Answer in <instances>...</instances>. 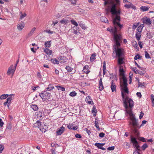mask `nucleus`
Instances as JSON below:
<instances>
[{
    "mask_svg": "<svg viewBox=\"0 0 154 154\" xmlns=\"http://www.w3.org/2000/svg\"><path fill=\"white\" fill-rule=\"evenodd\" d=\"M65 128L63 126L59 128L57 131V134L58 135H60L64 132L65 130Z\"/></svg>",
    "mask_w": 154,
    "mask_h": 154,
    "instance_id": "nucleus-17",
    "label": "nucleus"
},
{
    "mask_svg": "<svg viewBox=\"0 0 154 154\" xmlns=\"http://www.w3.org/2000/svg\"><path fill=\"white\" fill-rule=\"evenodd\" d=\"M144 84H145V83H140V82H139V83H138V85H139V87H142L143 86H144Z\"/></svg>",
    "mask_w": 154,
    "mask_h": 154,
    "instance_id": "nucleus-64",
    "label": "nucleus"
},
{
    "mask_svg": "<svg viewBox=\"0 0 154 154\" xmlns=\"http://www.w3.org/2000/svg\"><path fill=\"white\" fill-rule=\"evenodd\" d=\"M83 71L86 74L90 72L88 69V66L87 65L83 67Z\"/></svg>",
    "mask_w": 154,
    "mask_h": 154,
    "instance_id": "nucleus-21",
    "label": "nucleus"
},
{
    "mask_svg": "<svg viewBox=\"0 0 154 154\" xmlns=\"http://www.w3.org/2000/svg\"><path fill=\"white\" fill-rule=\"evenodd\" d=\"M55 87L59 90H61L63 91H65V88L61 86H58L57 85L55 86Z\"/></svg>",
    "mask_w": 154,
    "mask_h": 154,
    "instance_id": "nucleus-34",
    "label": "nucleus"
},
{
    "mask_svg": "<svg viewBox=\"0 0 154 154\" xmlns=\"http://www.w3.org/2000/svg\"><path fill=\"white\" fill-rule=\"evenodd\" d=\"M138 45L139 46L140 48H143V44L142 43V42H141L139 41Z\"/></svg>",
    "mask_w": 154,
    "mask_h": 154,
    "instance_id": "nucleus-61",
    "label": "nucleus"
},
{
    "mask_svg": "<svg viewBox=\"0 0 154 154\" xmlns=\"http://www.w3.org/2000/svg\"><path fill=\"white\" fill-rule=\"evenodd\" d=\"M104 144L105 143H95L94 145L99 149H102V150H105V149L102 146L104 145Z\"/></svg>",
    "mask_w": 154,
    "mask_h": 154,
    "instance_id": "nucleus-13",
    "label": "nucleus"
},
{
    "mask_svg": "<svg viewBox=\"0 0 154 154\" xmlns=\"http://www.w3.org/2000/svg\"><path fill=\"white\" fill-rule=\"evenodd\" d=\"M127 81H125V80L124 79V82H123V84L121 85V89L124 93L128 94L129 91L127 87Z\"/></svg>",
    "mask_w": 154,
    "mask_h": 154,
    "instance_id": "nucleus-8",
    "label": "nucleus"
},
{
    "mask_svg": "<svg viewBox=\"0 0 154 154\" xmlns=\"http://www.w3.org/2000/svg\"><path fill=\"white\" fill-rule=\"evenodd\" d=\"M35 29L36 28L35 27L33 28L30 31L29 33V35H32V34L33 33L34 31L35 30Z\"/></svg>",
    "mask_w": 154,
    "mask_h": 154,
    "instance_id": "nucleus-52",
    "label": "nucleus"
},
{
    "mask_svg": "<svg viewBox=\"0 0 154 154\" xmlns=\"http://www.w3.org/2000/svg\"><path fill=\"white\" fill-rule=\"evenodd\" d=\"M131 5L132 4L131 3H130V5L125 4V7L128 8H131Z\"/></svg>",
    "mask_w": 154,
    "mask_h": 154,
    "instance_id": "nucleus-59",
    "label": "nucleus"
},
{
    "mask_svg": "<svg viewBox=\"0 0 154 154\" xmlns=\"http://www.w3.org/2000/svg\"><path fill=\"white\" fill-rule=\"evenodd\" d=\"M148 146L146 143H144L143 145L142 146V149L143 150H144L145 149L148 147Z\"/></svg>",
    "mask_w": 154,
    "mask_h": 154,
    "instance_id": "nucleus-53",
    "label": "nucleus"
},
{
    "mask_svg": "<svg viewBox=\"0 0 154 154\" xmlns=\"http://www.w3.org/2000/svg\"><path fill=\"white\" fill-rule=\"evenodd\" d=\"M132 45L134 48H135L136 49H137V50H138L139 48L137 42L136 41H134L132 42Z\"/></svg>",
    "mask_w": 154,
    "mask_h": 154,
    "instance_id": "nucleus-28",
    "label": "nucleus"
},
{
    "mask_svg": "<svg viewBox=\"0 0 154 154\" xmlns=\"http://www.w3.org/2000/svg\"><path fill=\"white\" fill-rule=\"evenodd\" d=\"M77 93L75 91H72L70 92L69 95L72 97H74L76 96Z\"/></svg>",
    "mask_w": 154,
    "mask_h": 154,
    "instance_id": "nucleus-51",
    "label": "nucleus"
},
{
    "mask_svg": "<svg viewBox=\"0 0 154 154\" xmlns=\"http://www.w3.org/2000/svg\"><path fill=\"white\" fill-rule=\"evenodd\" d=\"M73 124L70 123L67 126V128L69 129L72 130H76L78 128V127L77 126L75 127L73 126Z\"/></svg>",
    "mask_w": 154,
    "mask_h": 154,
    "instance_id": "nucleus-14",
    "label": "nucleus"
},
{
    "mask_svg": "<svg viewBox=\"0 0 154 154\" xmlns=\"http://www.w3.org/2000/svg\"><path fill=\"white\" fill-rule=\"evenodd\" d=\"M139 23L138 22L137 23H134L132 26V28L133 29H136V27H137L139 25Z\"/></svg>",
    "mask_w": 154,
    "mask_h": 154,
    "instance_id": "nucleus-50",
    "label": "nucleus"
},
{
    "mask_svg": "<svg viewBox=\"0 0 154 154\" xmlns=\"http://www.w3.org/2000/svg\"><path fill=\"white\" fill-rule=\"evenodd\" d=\"M132 70L136 74L137 73V71H138V69H137L136 67H133L132 68Z\"/></svg>",
    "mask_w": 154,
    "mask_h": 154,
    "instance_id": "nucleus-60",
    "label": "nucleus"
},
{
    "mask_svg": "<svg viewBox=\"0 0 154 154\" xmlns=\"http://www.w3.org/2000/svg\"><path fill=\"white\" fill-rule=\"evenodd\" d=\"M79 25L82 27V29H86V27L84 24L82 23V21H80L79 22Z\"/></svg>",
    "mask_w": 154,
    "mask_h": 154,
    "instance_id": "nucleus-41",
    "label": "nucleus"
},
{
    "mask_svg": "<svg viewBox=\"0 0 154 154\" xmlns=\"http://www.w3.org/2000/svg\"><path fill=\"white\" fill-rule=\"evenodd\" d=\"M144 53L145 57L146 58V59H149L150 58L149 54L146 51H144Z\"/></svg>",
    "mask_w": 154,
    "mask_h": 154,
    "instance_id": "nucleus-44",
    "label": "nucleus"
},
{
    "mask_svg": "<svg viewBox=\"0 0 154 154\" xmlns=\"http://www.w3.org/2000/svg\"><path fill=\"white\" fill-rule=\"evenodd\" d=\"M7 97V99L11 102V101L14 99V96L13 95H9V96Z\"/></svg>",
    "mask_w": 154,
    "mask_h": 154,
    "instance_id": "nucleus-40",
    "label": "nucleus"
},
{
    "mask_svg": "<svg viewBox=\"0 0 154 154\" xmlns=\"http://www.w3.org/2000/svg\"><path fill=\"white\" fill-rule=\"evenodd\" d=\"M51 41L46 42L45 43V46L46 48H49L51 46Z\"/></svg>",
    "mask_w": 154,
    "mask_h": 154,
    "instance_id": "nucleus-31",
    "label": "nucleus"
},
{
    "mask_svg": "<svg viewBox=\"0 0 154 154\" xmlns=\"http://www.w3.org/2000/svg\"><path fill=\"white\" fill-rule=\"evenodd\" d=\"M112 33L113 34L115 42V43L113 45V50L116 52V55L118 57H120L123 53V49L120 47L122 36L120 34H117V32Z\"/></svg>",
    "mask_w": 154,
    "mask_h": 154,
    "instance_id": "nucleus-2",
    "label": "nucleus"
},
{
    "mask_svg": "<svg viewBox=\"0 0 154 154\" xmlns=\"http://www.w3.org/2000/svg\"><path fill=\"white\" fill-rule=\"evenodd\" d=\"M75 136L77 138H80L82 137V136L81 134H76Z\"/></svg>",
    "mask_w": 154,
    "mask_h": 154,
    "instance_id": "nucleus-63",
    "label": "nucleus"
},
{
    "mask_svg": "<svg viewBox=\"0 0 154 154\" xmlns=\"http://www.w3.org/2000/svg\"><path fill=\"white\" fill-rule=\"evenodd\" d=\"M71 22L72 24L74 25L75 26H78L77 23L75 20H71Z\"/></svg>",
    "mask_w": 154,
    "mask_h": 154,
    "instance_id": "nucleus-47",
    "label": "nucleus"
},
{
    "mask_svg": "<svg viewBox=\"0 0 154 154\" xmlns=\"http://www.w3.org/2000/svg\"><path fill=\"white\" fill-rule=\"evenodd\" d=\"M44 116L42 112H39L37 114V117L40 119H42Z\"/></svg>",
    "mask_w": 154,
    "mask_h": 154,
    "instance_id": "nucleus-29",
    "label": "nucleus"
},
{
    "mask_svg": "<svg viewBox=\"0 0 154 154\" xmlns=\"http://www.w3.org/2000/svg\"><path fill=\"white\" fill-rule=\"evenodd\" d=\"M92 112L93 113V115L94 116H96V113L97 112V110L96 109V108L95 107H93L92 108Z\"/></svg>",
    "mask_w": 154,
    "mask_h": 154,
    "instance_id": "nucleus-36",
    "label": "nucleus"
},
{
    "mask_svg": "<svg viewBox=\"0 0 154 154\" xmlns=\"http://www.w3.org/2000/svg\"><path fill=\"white\" fill-rule=\"evenodd\" d=\"M141 36V33L140 32H137L136 34V37L137 39L139 41L140 39V37Z\"/></svg>",
    "mask_w": 154,
    "mask_h": 154,
    "instance_id": "nucleus-27",
    "label": "nucleus"
},
{
    "mask_svg": "<svg viewBox=\"0 0 154 154\" xmlns=\"http://www.w3.org/2000/svg\"><path fill=\"white\" fill-rule=\"evenodd\" d=\"M60 23L62 24H67L69 22V20L67 19H63L60 21Z\"/></svg>",
    "mask_w": 154,
    "mask_h": 154,
    "instance_id": "nucleus-25",
    "label": "nucleus"
},
{
    "mask_svg": "<svg viewBox=\"0 0 154 154\" xmlns=\"http://www.w3.org/2000/svg\"><path fill=\"white\" fill-rule=\"evenodd\" d=\"M46 128V125H45L44 124V125L42 124V126H41V128L40 129V130L42 132L44 131V132H45Z\"/></svg>",
    "mask_w": 154,
    "mask_h": 154,
    "instance_id": "nucleus-35",
    "label": "nucleus"
},
{
    "mask_svg": "<svg viewBox=\"0 0 154 154\" xmlns=\"http://www.w3.org/2000/svg\"><path fill=\"white\" fill-rule=\"evenodd\" d=\"M122 95L123 99H124V106L126 109H127L128 108V104L127 101V100H128V102L129 103V106L131 108L132 107L134 106V103L133 100L130 98L128 99V97H127L125 98V95L122 92Z\"/></svg>",
    "mask_w": 154,
    "mask_h": 154,
    "instance_id": "nucleus-3",
    "label": "nucleus"
},
{
    "mask_svg": "<svg viewBox=\"0 0 154 154\" xmlns=\"http://www.w3.org/2000/svg\"><path fill=\"white\" fill-rule=\"evenodd\" d=\"M124 63V61H123V58H120V57H119L118 60V64L119 65H121L122 64Z\"/></svg>",
    "mask_w": 154,
    "mask_h": 154,
    "instance_id": "nucleus-39",
    "label": "nucleus"
},
{
    "mask_svg": "<svg viewBox=\"0 0 154 154\" xmlns=\"http://www.w3.org/2000/svg\"><path fill=\"white\" fill-rule=\"evenodd\" d=\"M44 52L48 55H50L52 54V51L48 48H43Z\"/></svg>",
    "mask_w": 154,
    "mask_h": 154,
    "instance_id": "nucleus-16",
    "label": "nucleus"
},
{
    "mask_svg": "<svg viewBox=\"0 0 154 154\" xmlns=\"http://www.w3.org/2000/svg\"><path fill=\"white\" fill-rule=\"evenodd\" d=\"M10 103H11V102L7 99L6 101L4 103L3 105L5 106L7 104H8Z\"/></svg>",
    "mask_w": 154,
    "mask_h": 154,
    "instance_id": "nucleus-54",
    "label": "nucleus"
},
{
    "mask_svg": "<svg viewBox=\"0 0 154 154\" xmlns=\"http://www.w3.org/2000/svg\"><path fill=\"white\" fill-rule=\"evenodd\" d=\"M31 106L32 109L35 111L37 110L38 109V107L36 105H31Z\"/></svg>",
    "mask_w": 154,
    "mask_h": 154,
    "instance_id": "nucleus-37",
    "label": "nucleus"
},
{
    "mask_svg": "<svg viewBox=\"0 0 154 154\" xmlns=\"http://www.w3.org/2000/svg\"><path fill=\"white\" fill-rule=\"evenodd\" d=\"M120 11L119 10H116L115 13L112 17L113 27L108 28L107 29V31L111 33L117 32L118 30H120L122 28V25L119 23L120 21Z\"/></svg>",
    "mask_w": 154,
    "mask_h": 154,
    "instance_id": "nucleus-1",
    "label": "nucleus"
},
{
    "mask_svg": "<svg viewBox=\"0 0 154 154\" xmlns=\"http://www.w3.org/2000/svg\"><path fill=\"white\" fill-rule=\"evenodd\" d=\"M24 26L25 24L24 23H20L18 24L17 29L19 30H21L24 28Z\"/></svg>",
    "mask_w": 154,
    "mask_h": 154,
    "instance_id": "nucleus-20",
    "label": "nucleus"
},
{
    "mask_svg": "<svg viewBox=\"0 0 154 154\" xmlns=\"http://www.w3.org/2000/svg\"><path fill=\"white\" fill-rule=\"evenodd\" d=\"M130 119L132 122L131 124L133 127L135 129H136V128H138L139 127V124L137 120H136L135 116L132 117L130 118ZM135 130L136 132L137 131V130Z\"/></svg>",
    "mask_w": 154,
    "mask_h": 154,
    "instance_id": "nucleus-6",
    "label": "nucleus"
},
{
    "mask_svg": "<svg viewBox=\"0 0 154 154\" xmlns=\"http://www.w3.org/2000/svg\"><path fill=\"white\" fill-rule=\"evenodd\" d=\"M143 27H142L141 26H139L137 29V32H140L141 33Z\"/></svg>",
    "mask_w": 154,
    "mask_h": 154,
    "instance_id": "nucleus-43",
    "label": "nucleus"
},
{
    "mask_svg": "<svg viewBox=\"0 0 154 154\" xmlns=\"http://www.w3.org/2000/svg\"><path fill=\"white\" fill-rule=\"evenodd\" d=\"M110 88L112 92L116 91V86L115 83L113 82V80H112L111 82Z\"/></svg>",
    "mask_w": 154,
    "mask_h": 154,
    "instance_id": "nucleus-15",
    "label": "nucleus"
},
{
    "mask_svg": "<svg viewBox=\"0 0 154 154\" xmlns=\"http://www.w3.org/2000/svg\"><path fill=\"white\" fill-rule=\"evenodd\" d=\"M149 8V7L146 6H142L140 7V10L143 11H147Z\"/></svg>",
    "mask_w": 154,
    "mask_h": 154,
    "instance_id": "nucleus-24",
    "label": "nucleus"
},
{
    "mask_svg": "<svg viewBox=\"0 0 154 154\" xmlns=\"http://www.w3.org/2000/svg\"><path fill=\"white\" fill-rule=\"evenodd\" d=\"M95 126L96 128L98 129V130H100V128L99 127V126L98 125V122L97 121V120L96 119V120L95 121Z\"/></svg>",
    "mask_w": 154,
    "mask_h": 154,
    "instance_id": "nucleus-49",
    "label": "nucleus"
},
{
    "mask_svg": "<svg viewBox=\"0 0 154 154\" xmlns=\"http://www.w3.org/2000/svg\"><path fill=\"white\" fill-rule=\"evenodd\" d=\"M143 22V23L147 25H150L151 24V22L150 18L147 17H144L142 19Z\"/></svg>",
    "mask_w": 154,
    "mask_h": 154,
    "instance_id": "nucleus-11",
    "label": "nucleus"
},
{
    "mask_svg": "<svg viewBox=\"0 0 154 154\" xmlns=\"http://www.w3.org/2000/svg\"><path fill=\"white\" fill-rule=\"evenodd\" d=\"M146 123V121L145 120H143L142 121V124L140 126H139L138 128H140L141 126L144 125V124H145Z\"/></svg>",
    "mask_w": 154,
    "mask_h": 154,
    "instance_id": "nucleus-57",
    "label": "nucleus"
},
{
    "mask_svg": "<svg viewBox=\"0 0 154 154\" xmlns=\"http://www.w3.org/2000/svg\"><path fill=\"white\" fill-rule=\"evenodd\" d=\"M101 21L103 22L107 23L108 20L107 18L105 17H101L100 18Z\"/></svg>",
    "mask_w": 154,
    "mask_h": 154,
    "instance_id": "nucleus-32",
    "label": "nucleus"
},
{
    "mask_svg": "<svg viewBox=\"0 0 154 154\" xmlns=\"http://www.w3.org/2000/svg\"><path fill=\"white\" fill-rule=\"evenodd\" d=\"M9 96V95L8 94H3L0 96V98L1 100L5 99Z\"/></svg>",
    "mask_w": 154,
    "mask_h": 154,
    "instance_id": "nucleus-33",
    "label": "nucleus"
},
{
    "mask_svg": "<svg viewBox=\"0 0 154 154\" xmlns=\"http://www.w3.org/2000/svg\"><path fill=\"white\" fill-rule=\"evenodd\" d=\"M20 14H21V15L20 16V19L21 20L23 18L25 17L26 16V14L25 13H24V14H23L22 13V12H20Z\"/></svg>",
    "mask_w": 154,
    "mask_h": 154,
    "instance_id": "nucleus-45",
    "label": "nucleus"
},
{
    "mask_svg": "<svg viewBox=\"0 0 154 154\" xmlns=\"http://www.w3.org/2000/svg\"><path fill=\"white\" fill-rule=\"evenodd\" d=\"M127 113L130 116V118L134 116V115L133 114L131 109H129L127 111Z\"/></svg>",
    "mask_w": 154,
    "mask_h": 154,
    "instance_id": "nucleus-26",
    "label": "nucleus"
},
{
    "mask_svg": "<svg viewBox=\"0 0 154 154\" xmlns=\"http://www.w3.org/2000/svg\"><path fill=\"white\" fill-rule=\"evenodd\" d=\"M54 88V86L51 85H49L48 87H47L45 89V90L46 91H51Z\"/></svg>",
    "mask_w": 154,
    "mask_h": 154,
    "instance_id": "nucleus-30",
    "label": "nucleus"
},
{
    "mask_svg": "<svg viewBox=\"0 0 154 154\" xmlns=\"http://www.w3.org/2000/svg\"><path fill=\"white\" fill-rule=\"evenodd\" d=\"M39 96L41 97L42 99L45 100L49 98L50 96V94L46 91H43L42 92L39 94Z\"/></svg>",
    "mask_w": 154,
    "mask_h": 154,
    "instance_id": "nucleus-4",
    "label": "nucleus"
},
{
    "mask_svg": "<svg viewBox=\"0 0 154 154\" xmlns=\"http://www.w3.org/2000/svg\"><path fill=\"white\" fill-rule=\"evenodd\" d=\"M15 71V69L13 68V65H12L9 67L7 72V74L8 75H10L11 73L13 74Z\"/></svg>",
    "mask_w": 154,
    "mask_h": 154,
    "instance_id": "nucleus-12",
    "label": "nucleus"
},
{
    "mask_svg": "<svg viewBox=\"0 0 154 154\" xmlns=\"http://www.w3.org/2000/svg\"><path fill=\"white\" fill-rule=\"evenodd\" d=\"M98 86L99 89L100 91H102L104 89V87L101 78L100 79Z\"/></svg>",
    "mask_w": 154,
    "mask_h": 154,
    "instance_id": "nucleus-19",
    "label": "nucleus"
},
{
    "mask_svg": "<svg viewBox=\"0 0 154 154\" xmlns=\"http://www.w3.org/2000/svg\"><path fill=\"white\" fill-rule=\"evenodd\" d=\"M115 147L114 146L109 147L107 149L109 150H112L114 149Z\"/></svg>",
    "mask_w": 154,
    "mask_h": 154,
    "instance_id": "nucleus-62",
    "label": "nucleus"
},
{
    "mask_svg": "<svg viewBox=\"0 0 154 154\" xmlns=\"http://www.w3.org/2000/svg\"><path fill=\"white\" fill-rule=\"evenodd\" d=\"M84 130L87 132L89 136L90 135L91 133V132L90 130H88V129L87 128H85Z\"/></svg>",
    "mask_w": 154,
    "mask_h": 154,
    "instance_id": "nucleus-58",
    "label": "nucleus"
},
{
    "mask_svg": "<svg viewBox=\"0 0 154 154\" xmlns=\"http://www.w3.org/2000/svg\"><path fill=\"white\" fill-rule=\"evenodd\" d=\"M66 58L65 57H60V61L58 60L56 58L51 59V61L52 63L54 64H58L59 62L60 63H65L66 62Z\"/></svg>",
    "mask_w": 154,
    "mask_h": 154,
    "instance_id": "nucleus-5",
    "label": "nucleus"
},
{
    "mask_svg": "<svg viewBox=\"0 0 154 154\" xmlns=\"http://www.w3.org/2000/svg\"><path fill=\"white\" fill-rule=\"evenodd\" d=\"M42 126L41 122L39 121H37L35 123L33 124L34 127H38V128H41Z\"/></svg>",
    "mask_w": 154,
    "mask_h": 154,
    "instance_id": "nucleus-18",
    "label": "nucleus"
},
{
    "mask_svg": "<svg viewBox=\"0 0 154 154\" xmlns=\"http://www.w3.org/2000/svg\"><path fill=\"white\" fill-rule=\"evenodd\" d=\"M114 1H116L117 4H118L119 2V0H107V1H105L104 2V5H106L107 4L113 3Z\"/></svg>",
    "mask_w": 154,
    "mask_h": 154,
    "instance_id": "nucleus-22",
    "label": "nucleus"
},
{
    "mask_svg": "<svg viewBox=\"0 0 154 154\" xmlns=\"http://www.w3.org/2000/svg\"><path fill=\"white\" fill-rule=\"evenodd\" d=\"M142 57V56H140L139 54L136 55L134 57V59L135 60H137L138 59H141Z\"/></svg>",
    "mask_w": 154,
    "mask_h": 154,
    "instance_id": "nucleus-46",
    "label": "nucleus"
},
{
    "mask_svg": "<svg viewBox=\"0 0 154 154\" xmlns=\"http://www.w3.org/2000/svg\"><path fill=\"white\" fill-rule=\"evenodd\" d=\"M85 100L86 102L90 104H91L92 103H93L92 100L90 96H88L86 97Z\"/></svg>",
    "mask_w": 154,
    "mask_h": 154,
    "instance_id": "nucleus-23",
    "label": "nucleus"
},
{
    "mask_svg": "<svg viewBox=\"0 0 154 154\" xmlns=\"http://www.w3.org/2000/svg\"><path fill=\"white\" fill-rule=\"evenodd\" d=\"M145 72L143 70H138L137 71V73L140 74V75H143L145 73Z\"/></svg>",
    "mask_w": 154,
    "mask_h": 154,
    "instance_id": "nucleus-48",
    "label": "nucleus"
},
{
    "mask_svg": "<svg viewBox=\"0 0 154 154\" xmlns=\"http://www.w3.org/2000/svg\"><path fill=\"white\" fill-rule=\"evenodd\" d=\"M37 75L38 78H41L42 77V75L40 72H37Z\"/></svg>",
    "mask_w": 154,
    "mask_h": 154,
    "instance_id": "nucleus-55",
    "label": "nucleus"
},
{
    "mask_svg": "<svg viewBox=\"0 0 154 154\" xmlns=\"http://www.w3.org/2000/svg\"><path fill=\"white\" fill-rule=\"evenodd\" d=\"M96 56V55L95 54H92L90 58V60L91 61H92L96 59L95 57Z\"/></svg>",
    "mask_w": 154,
    "mask_h": 154,
    "instance_id": "nucleus-38",
    "label": "nucleus"
},
{
    "mask_svg": "<svg viewBox=\"0 0 154 154\" xmlns=\"http://www.w3.org/2000/svg\"><path fill=\"white\" fill-rule=\"evenodd\" d=\"M119 74L120 76L122 77L123 82H124V79L125 81H127L126 78L125 76L124 71L122 66H120L119 69Z\"/></svg>",
    "mask_w": 154,
    "mask_h": 154,
    "instance_id": "nucleus-10",
    "label": "nucleus"
},
{
    "mask_svg": "<svg viewBox=\"0 0 154 154\" xmlns=\"http://www.w3.org/2000/svg\"><path fill=\"white\" fill-rule=\"evenodd\" d=\"M114 2L115 1H114L113 3H111V4H112V6L111 8L110 7H109L106 9V10L107 12L110 11L112 15H114V14L115 13L116 11V4L114 3Z\"/></svg>",
    "mask_w": 154,
    "mask_h": 154,
    "instance_id": "nucleus-7",
    "label": "nucleus"
},
{
    "mask_svg": "<svg viewBox=\"0 0 154 154\" xmlns=\"http://www.w3.org/2000/svg\"><path fill=\"white\" fill-rule=\"evenodd\" d=\"M66 69L67 70V71L68 72H71L73 70V68L70 67V66H66Z\"/></svg>",
    "mask_w": 154,
    "mask_h": 154,
    "instance_id": "nucleus-42",
    "label": "nucleus"
},
{
    "mask_svg": "<svg viewBox=\"0 0 154 154\" xmlns=\"http://www.w3.org/2000/svg\"><path fill=\"white\" fill-rule=\"evenodd\" d=\"M131 142L133 143V146H134V147L136 148L137 150H139V148L140 146L138 145V143L136 138L131 136Z\"/></svg>",
    "mask_w": 154,
    "mask_h": 154,
    "instance_id": "nucleus-9",
    "label": "nucleus"
},
{
    "mask_svg": "<svg viewBox=\"0 0 154 154\" xmlns=\"http://www.w3.org/2000/svg\"><path fill=\"white\" fill-rule=\"evenodd\" d=\"M151 100L152 102V103L154 105V95L152 94L151 95Z\"/></svg>",
    "mask_w": 154,
    "mask_h": 154,
    "instance_id": "nucleus-56",
    "label": "nucleus"
}]
</instances>
